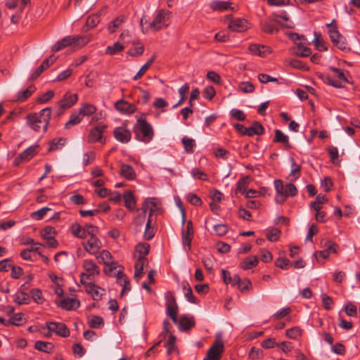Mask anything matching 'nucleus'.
<instances>
[{"label":"nucleus","mask_w":360,"mask_h":360,"mask_svg":"<svg viewBox=\"0 0 360 360\" xmlns=\"http://www.w3.org/2000/svg\"><path fill=\"white\" fill-rule=\"evenodd\" d=\"M56 304L58 307H60L61 309L70 311V310H75L80 306V302L77 298H64L62 300H60L59 302H56Z\"/></svg>","instance_id":"obj_11"},{"label":"nucleus","mask_w":360,"mask_h":360,"mask_svg":"<svg viewBox=\"0 0 360 360\" xmlns=\"http://www.w3.org/2000/svg\"><path fill=\"white\" fill-rule=\"evenodd\" d=\"M250 182V178L249 176H243L237 182V187L236 192L244 194L246 191V188Z\"/></svg>","instance_id":"obj_35"},{"label":"nucleus","mask_w":360,"mask_h":360,"mask_svg":"<svg viewBox=\"0 0 360 360\" xmlns=\"http://www.w3.org/2000/svg\"><path fill=\"white\" fill-rule=\"evenodd\" d=\"M96 107L90 103H84L79 108V114L82 116H91L96 112Z\"/></svg>","instance_id":"obj_36"},{"label":"nucleus","mask_w":360,"mask_h":360,"mask_svg":"<svg viewBox=\"0 0 360 360\" xmlns=\"http://www.w3.org/2000/svg\"><path fill=\"white\" fill-rule=\"evenodd\" d=\"M100 22V16L98 14H94L88 17L86 26L89 29L95 27Z\"/></svg>","instance_id":"obj_57"},{"label":"nucleus","mask_w":360,"mask_h":360,"mask_svg":"<svg viewBox=\"0 0 360 360\" xmlns=\"http://www.w3.org/2000/svg\"><path fill=\"white\" fill-rule=\"evenodd\" d=\"M167 315L169 316L174 323H178V306L166 307Z\"/></svg>","instance_id":"obj_56"},{"label":"nucleus","mask_w":360,"mask_h":360,"mask_svg":"<svg viewBox=\"0 0 360 360\" xmlns=\"http://www.w3.org/2000/svg\"><path fill=\"white\" fill-rule=\"evenodd\" d=\"M107 129V125L103 124L100 126H96L93 128L89 134V141L91 143H95L100 141L103 137V134Z\"/></svg>","instance_id":"obj_15"},{"label":"nucleus","mask_w":360,"mask_h":360,"mask_svg":"<svg viewBox=\"0 0 360 360\" xmlns=\"http://www.w3.org/2000/svg\"><path fill=\"white\" fill-rule=\"evenodd\" d=\"M320 77L326 82V84L331 85L336 88H342L344 85L341 84L340 82L335 81L329 75L321 74Z\"/></svg>","instance_id":"obj_55"},{"label":"nucleus","mask_w":360,"mask_h":360,"mask_svg":"<svg viewBox=\"0 0 360 360\" xmlns=\"http://www.w3.org/2000/svg\"><path fill=\"white\" fill-rule=\"evenodd\" d=\"M125 21L124 16H118L115 20L111 21L108 26V30L110 33H114L122 25V23Z\"/></svg>","instance_id":"obj_34"},{"label":"nucleus","mask_w":360,"mask_h":360,"mask_svg":"<svg viewBox=\"0 0 360 360\" xmlns=\"http://www.w3.org/2000/svg\"><path fill=\"white\" fill-rule=\"evenodd\" d=\"M232 3L229 1H219V0H215L212 1L210 4V7L214 11H225L228 10L233 11L234 8L231 7Z\"/></svg>","instance_id":"obj_19"},{"label":"nucleus","mask_w":360,"mask_h":360,"mask_svg":"<svg viewBox=\"0 0 360 360\" xmlns=\"http://www.w3.org/2000/svg\"><path fill=\"white\" fill-rule=\"evenodd\" d=\"M66 142V139L64 138H58L54 139L50 142V148L49 151L56 150L60 149L63 146H64Z\"/></svg>","instance_id":"obj_46"},{"label":"nucleus","mask_w":360,"mask_h":360,"mask_svg":"<svg viewBox=\"0 0 360 360\" xmlns=\"http://www.w3.org/2000/svg\"><path fill=\"white\" fill-rule=\"evenodd\" d=\"M264 132V128L262 124L257 121H254L252 126L248 127V136H253L255 135L260 136Z\"/></svg>","instance_id":"obj_27"},{"label":"nucleus","mask_w":360,"mask_h":360,"mask_svg":"<svg viewBox=\"0 0 360 360\" xmlns=\"http://www.w3.org/2000/svg\"><path fill=\"white\" fill-rule=\"evenodd\" d=\"M123 198L126 207L129 210H134L136 200L133 193L131 191H127L124 193Z\"/></svg>","instance_id":"obj_31"},{"label":"nucleus","mask_w":360,"mask_h":360,"mask_svg":"<svg viewBox=\"0 0 360 360\" xmlns=\"http://www.w3.org/2000/svg\"><path fill=\"white\" fill-rule=\"evenodd\" d=\"M193 237V226L192 221H188L186 229L181 231L182 243L184 245L191 247V241Z\"/></svg>","instance_id":"obj_14"},{"label":"nucleus","mask_w":360,"mask_h":360,"mask_svg":"<svg viewBox=\"0 0 360 360\" xmlns=\"http://www.w3.org/2000/svg\"><path fill=\"white\" fill-rule=\"evenodd\" d=\"M327 201L328 199L325 195L319 194L316 195L315 200L310 203L309 207L315 211H319L322 208V205L327 202Z\"/></svg>","instance_id":"obj_32"},{"label":"nucleus","mask_w":360,"mask_h":360,"mask_svg":"<svg viewBox=\"0 0 360 360\" xmlns=\"http://www.w3.org/2000/svg\"><path fill=\"white\" fill-rule=\"evenodd\" d=\"M134 46L139 45V46L132 47L128 51L127 54L132 57L141 56L144 52V46L140 42L133 41Z\"/></svg>","instance_id":"obj_40"},{"label":"nucleus","mask_w":360,"mask_h":360,"mask_svg":"<svg viewBox=\"0 0 360 360\" xmlns=\"http://www.w3.org/2000/svg\"><path fill=\"white\" fill-rule=\"evenodd\" d=\"M189 91V85L186 83L183 86H181L179 89V94L180 95V99L179 102L175 104L173 108H176L180 105L186 99V94Z\"/></svg>","instance_id":"obj_52"},{"label":"nucleus","mask_w":360,"mask_h":360,"mask_svg":"<svg viewBox=\"0 0 360 360\" xmlns=\"http://www.w3.org/2000/svg\"><path fill=\"white\" fill-rule=\"evenodd\" d=\"M248 49L250 52L262 57H264L271 52V49L269 46L257 44H250Z\"/></svg>","instance_id":"obj_20"},{"label":"nucleus","mask_w":360,"mask_h":360,"mask_svg":"<svg viewBox=\"0 0 360 360\" xmlns=\"http://www.w3.org/2000/svg\"><path fill=\"white\" fill-rule=\"evenodd\" d=\"M136 139L144 143H149L154 136V131L146 119L140 117L137 119L136 123L133 127Z\"/></svg>","instance_id":"obj_2"},{"label":"nucleus","mask_w":360,"mask_h":360,"mask_svg":"<svg viewBox=\"0 0 360 360\" xmlns=\"http://www.w3.org/2000/svg\"><path fill=\"white\" fill-rule=\"evenodd\" d=\"M171 15V12L167 10L161 9L158 11V13L150 23L149 27L153 31H158L168 26L167 21Z\"/></svg>","instance_id":"obj_5"},{"label":"nucleus","mask_w":360,"mask_h":360,"mask_svg":"<svg viewBox=\"0 0 360 360\" xmlns=\"http://www.w3.org/2000/svg\"><path fill=\"white\" fill-rule=\"evenodd\" d=\"M224 352V345L219 335H217L207 352L206 356L203 360H221V355Z\"/></svg>","instance_id":"obj_6"},{"label":"nucleus","mask_w":360,"mask_h":360,"mask_svg":"<svg viewBox=\"0 0 360 360\" xmlns=\"http://www.w3.org/2000/svg\"><path fill=\"white\" fill-rule=\"evenodd\" d=\"M183 290L184 291V295L187 300L191 303H196L195 297L193 294L192 288H191L188 283H184Z\"/></svg>","instance_id":"obj_50"},{"label":"nucleus","mask_w":360,"mask_h":360,"mask_svg":"<svg viewBox=\"0 0 360 360\" xmlns=\"http://www.w3.org/2000/svg\"><path fill=\"white\" fill-rule=\"evenodd\" d=\"M311 49L304 46L302 43H300L297 45L295 54L297 56H300L302 57H308L311 55Z\"/></svg>","instance_id":"obj_49"},{"label":"nucleus","mask_w":360,"mask_h":360,"mask_svg":"<svg viewBox=\"0 0 360 360\" xmlns=\"http://www.w3.org/2000/svg\"><path fill=\"white\" fill-rule=\"evenodd\" d=\"M38 148L39 146L37 145H33L29 147L20 153L21 158H23L25 162L30 160L37 153Z\"/></svg>","instance_id":"obj_33"},{"label":"nucleus","mask_w":360,"mask_h":360,"mask_svg":"<svg viewBox=\"0 0 360 360\" xmlns=\"http://www.w3.org/2000/svg\"><path fill=\"white\" fill-rule=\"evenodd\" d=\"M156 58V56L154 54L153 56L141 68L136 75L134 77V80L140 79L144 73L147 71L149 67L153 64Z\"/></svg>","instance_id":"obj_42"},{"label":"nucleus","mask_w":360,"mask_h":360,"mask_svg":"<svg viewBox=\"0 0 360 360\" xmlns=\"http://www.w3.org/2000/svg\"><path fill=\"white\" fill-rule=\"evenodd\" d=\"M115 276L117 277V283L122 286V290L120 293V295L122 296L126 291H129L131 289L129 287V280L122 269H119L117 273H115Z\"/></svg>","instance_id":"obj_16"},{"label":"nucleus","mask_w":360,"mask_h":360,"mask_svg":"<svg viewBox=\"0 0 360 360\" xmlns=\"http://www.w3.org/2000/svg\"><path fill=\"white\" fill-rule=\"evenodd\" d=\"M84 228L86 232V238L87 236H89V238L97 236V234L98 233V228L97 226H95L92 224H86Z\"/></svg>","instance_id":"obj_63"},{"label":"nucleus","mask_w":360,"mask_h":360,"mask_svg":"<svg viewBox=\"0 0 360 360\" xmlns=\"http://www.w3.org/2000/svg\"><path fill=\"white\" fill-rule=\"evenodd\" d=\"M179 323V330L188 331L195 326V321L193 316L188 317L184 315L180 318Z\"/></svg>","instance_id":"obj_21"},{"label":"nucleus","mask_w":360,"mask_h":360,"mask_svg":"<svg viewBox=\"0 0 360 360\" xmlns=\"http://www.w3.org/2000/svg\"><path fill=\"white\" fill-rule=\"evenodd\" d=\"M96 259L98 262H103L106 265L110 263L112 255L109 251L104 250L98 255H96Z\"/></svg>","instance_id":"obj_48"},{"label":"nucleus","mask_w":360,"mask_h":360,"mask_svg":"<svg viewBox=\"0 0 360 360\" xmlns=\"http://www.w3.org/2000/svg\"><path fill=\"white\" fill-rule=\"evenodd\" d=\"M258 264V259L256 256H251L245 258L241 263L240 267L243 269H250Z\"/></svg>","instance_id":"obj_39"},{"label":"nucleus","mask_w":360,"mask_h":360,"mask_svg":"<svg viewBox=\"0 0 360 360\" xmlns=\"http://www.w3.org/2000/svg\"><path fill=\"white\" fill-rule=\"evenodd\" d=\"M72 233L74 236L84 239L86 238L85 228L77 223H74L71 226Z\"/></svg>","instance_id":"obj_38"},{"label":"nucleus","mask_w":360,"mask_h":360,"mask_svg":"<svg viewBox=\"0 0 360 360\" xmlns=\"http://www.w3.org/2000/svg\"><path fill=\"white\" fill-rule=\"evenodd\" d=\"M89 325L91 328H98L104 325L103 319L98 316H92L89 321Z\"/></svg>","instance_id":"obj_53"},{"label":"nucleus","mask_w":360,"mask_h":360,"mask_svg":"<svg viewBox=\"0 0 360 360\" xmlns=\"http://www.w3.org/2000/svg\"><path fill=\"white\" fill-rule=\"evenodd\" d=\"M153 214V208H150V213L149 214L148 219L147 220V223L146 225V229L143 235V238L146 240H151L155 233V229L154 227L151 226V217Z\"/></svg>","instance_id":"obj_24"},{"label":"nucleus","mask_w":360,"mask_h":360,"mask_svg":"<svg viewBox=\"0 0 360 360\" xmlns=\"http://www.w3.org/2000/svg\"><path fill=\"white\" fill-rule=\"evenodd\" d=\"M86 291L92 296L94 300H100L102 296L105 294V290L100 288L93 283H88L86 284Z\"/></svg>","instance_id":"obj_17"},{"label":"nucleus","mask_w":360,"mask_h":360,"mask_svg":"<svg viewBox=\"0 0 360 360\" xmlns=\"http://www.w3.org/2000/svg\"><path fill=\"white\" fill-rule=\"evenodd\" d=\"M51 210L47 207H42L31 214V217L37 220H41L44 218L48 211Z\"/></svg>","instance_id":"obj_61"},{"label":"nucleus","mask_w":360,"mask_h":360,"mask_svg":"<svg viewBox=\"0 0 360 360\" xmlns=\"http://www.w3.org/2000/svg\"><path fill=\"white\" fill-rule=\"evenodd\" d=\"M90 41V38L86 36L81 35H73L68 36L63 38L55 44L52 48L53 51H59L62 49L68 46H73L77 48H81L88 44Z\"/></svg>","instance_id":"obj_4"},{"label":"nucleus","mask_w":360,"mask_h":360,"mask_svg":"<svg viewBox=\"0 0 360 360\" xmlns=\"http://www.w3.org/2000/svg\"><path fill=\"white\" fill-rule=\"evenodd\" d=\"M274 186L276 191L275 200L278 204L283 203L288 197H294L297 194V189L292 183L283 185L281 180L276 179Z\"/></svg>","instance_id":"obj_3"},{"label":"nucleus","mask_w":360,"mask_h":360,"mask_svg":"<svg viewBox=\"0 0 360 360\" xmlns=\"http://www.w3.org/2000/svg\"><path fill=\"white\" fill-rule=\"evenodd\" d=\"M78 100L77 94L65 95L64 98L58 102L60 108L68 109L71 108Z\"/></svg>","instance_id":"obj_22"},{"label":"nucleus","mask_w":360,"mask_h":360,"mask_svg":"<svg viewBox=\"0 0 360 360\" xmlns=\"http://www.w3.org/2000/svg\"><path fill=\"white\" fill-rule=\"evenodd\" d=\"M273 16L276 18H281L286 21V23L283 24L279 22L278 25H281L282 27L285 28L292 29L294 27V24L292 22H291L289 19V17L288 16V14L285 11H282L279 14H274Z\"/></svg>","instance_id":"obj_41"},{"label":"nucleus","mask_w":360,"mask_h":360,"mask_svg":"<svg viewBox=\"0 0 360 360\" xmlns=\"http://www.w3.org/2000/svg\"><path fill=\"white\" fill-rule=\"evenodd\" d=\"M150 245L148 243H139L135 248L134 258H146L150 251Z\"/></svg>","instance_id":"obj_25"},{"label":"nucleus","mask_w":360,"mask_h":360,"mask_svg":"<svg viewBox=\"0 0 360 360\" xmlns=\"http://www.w3.org/2000/svg\"><path fill=\"white\" fill-rule=\"evenodd\" d=\"M124 47L120 42H115L112 46H108L105 49V53L110 56L115 55L122 50Z\"/></svg>","instance_id":"obj_45"},{"label":"nucleus","mask_w":360,"mask_h":360,"mask_svg":"<svg viewBox=\"0 0 360 360\" xmlns=\"http://www.w3.org/2000/svg\"><path fill=\"white\" fill-rule=\"evenodd\" d=\"M46 325L49 332H53L63 338L70 336V330L64 323L48 321Z\"/></svg>","instance_id":"obj_8"},{"label":"nucleus","mask_w":360,"mask_h":360,"mask_svg":"<svg viewBox=\"0 0 360 360\" xmlns=\"http://www.w3.org/2000/svg\"><path fill=\"white\" fill-rule=\"evenodd\" d=\"M55 95V92L52 90L48 91L45 94L41 95L37 98V103H46L48 101H49L51 98H53Z\"/></svg>","instance_id":"obj_59"},{"label":"nucleus","mask_w":360,"mask_h":360,"mask_svg":"<svg viewBox=\"0 0 360 360\" xmlns=\"http://www.w3.org/2000/svg\"><path fill=\"white\" fill-rule=\"evenodd\" d=\"M321 245L324 250H326L330 252H336V247L338 245L328 239H323L321 241Z\"/></svg>","instance_id":"obj_51"},{"label":"nucleus","mask_w":360,"mask_h":360,"mask_svg":"<svg viewBox=\"0 0 360 360\" xmlns=\"http://www.w3.org/2000/svg\"><path fill=\"white\" fill-rule=\"evenodd\" d=\"M34 348L41 352H44L46 353H51L53 352L54 346L50 342H44L41 340H37L34 343Z\"/></svg>","instance_id":"obj_29"},{"label":"nucleus","mask_w":360,"mask_h":360,"mask_svg":"<svg viewBox=\"0 0 360 360\" xmlns=\"http://www.w3.org/2000/svg\"><path fill=\"white\" fill-rule=\"evenodd\" d=\"M115 109L123 114H132L136 110L135 105L124 100H119L115 103Z\"/></svg>","instance_id":"obj_12"},{"label":"nucleus","mask_w":360,"mask_h":360,"mask_svg":"<svg viewBox=\"0 0 360 360\" xmlns=\"http://www.w3.org/2000/svg\"><path fill=\"white\" fill-rule=\"evenodd\" d=\"M248 27V22L246 20L237 18L231 20L229 24V28L233 32H243Z\"/></svg>","instance_id":"obj_18"},{"label":"nucleus","mask_w":360,"mask_h":360,"mask_svg":"<svg viewBox=\"0 0 360 360\" xmlns=\"http://www.w3.org/2000/svg\"><path fill=\"white\" fill-rule=\"evenodd\" d=\"M113 135L117 141L122 143L129 142L131 139V131L123 127H116L113 131Z\"/></svg>","instance_id":"obj_9"},{"label":"nucleus","mask_w":360,"mask_h":360,"mask_svg":"<svg viewBox=\"0 0 360 360\" xmlns=\"http://www.w3.org/2000/svg\"><path fill=\"white\" fill-rule=\"evenodd\" d=\"M279 21L274 18H269L267 20L262 21L260 23L263 32L267 34H274L278 32V28L275 24H278Z\"/></svg>","instance_id":"obj_13"},{"label":"nucleus","mask_w":360,"mask_h":360,"mask_svg":"<svg viewBox=\"0 0 360 360\" xmlns=\"http://www.w3.org/2000/svg\"><path fill=\"white\" fill-rule=\"evenodd\" d=\"M84 249L89 254L96 255L103 247L101 240L97 237H89L82 242Z\"/></svg>","instance_id":"obj_7"},{"label":"nucleus","mask_w":360,"mask_h":360,"mask_svg":"<svg viewBox=\"0 0 360 360\" xmlns=\"http://www.w3.org/2000/svg\"><path fill=\"white\" fill-rule=\"evenodd\" d=\"M51 117V108H45L39 113H30L27 115V123L34 131H39L42 127L44 132L48 129Z\"/></svg>","instance_id":"obj_1"},{"label":"nucleus","mask_w":360,"mask_h":360,"mask_svg":"<svg viewBox=\"0 0 360 360\" xmlns=\"http://www.w3.org/2000/svg\"><path fill=\"white\" fill-rule=\"evenodd\" d=\"M30 295L32 300L37 304H42L44 301V298L42 295V292L38 288H34L30 291Z\"/></svg>","instance_id":"obj_54"},{"label":"nucleus","mask_w":360,"mask_h":360,"mask_svg":"<svg viewBox=\"0 0 360 360\" xmlns=\"http://www.w3.org/2000/svg\"><path fill=\"white\" fill-rule=\"evenodd\" d=\"M82 120V115L79 112L72 113L70 120L65 124V129H70L72 126L79 124Z\"/></svg>","instance_id":"obj_44"},{"label":"nucleus","mask_w":360,"mask_h":360,"mask_svg":"<svg viewBox=\"0 0 360 360\" xmlns=\"http://www.w3.org/2000/svg\"><path fill=\"white\" fill-rule=\"evenodd\" d=\"M10 325H15L17 326L23 324V314L21 313L15 314L9 319Z\"/></svg>","instance_id":"obj_62"},{"label":"nucleus","mask_w":360,"mask_h":360,"mask_svg":"<svg viewBox=\"0 0 360 360\" xmlns=\"http://www.w3.org/2000/svg\"><path fill=\"white\" fill-rule=\"evenodd\" d=\"M285 335L288 338L297 339L302 335V330L299 327H292L285 331Z\"/></svg>","instance_id":"obj_58"},{"label":"nucleus","mask_w":360,"mask_h":360,"mask_svg":"<svg viewBox=\"0 0 360 360\" xmlns=\"http://www.w3.org/2000/svg\"><path fill=\"white\" fill-rule=\"evenodd\" d=\"M120 175L128 180H134L136 176L134 168L131 165L124 163L120 166Z\"/></svg>","instance_id":"obj_23"},{"label":"nucleus","mask_w":360,"mask_h":360,"mask_svg":"<svg viewBox=\"0 0 360 360\" xmlns=\"http://www.w3.org/2000/svg\"><path fill=\"white\" fill-rule=\"evenodd\" d=\"M329 35L331 41L335 44H338V39L342 37L340 33L338 30L337 27H332L328 30Z\"/></svg>","instance_id":"obj_60"},{"label":"nucleus","mask_w":360,"mask_h":360,"mask_svg":"<svg viewBox=\"0 0 360 360\" xmlns=\"http://www.w3.org/2000/svg\"><path fill=\"white\" fill-rule=\"evenodd\" d=\"M14 301L18 304H25L30 302V298L28 294L19 291L13 295Z\"/></svg>","instance_id":"obj_43"},{"label":"nucleus","mask_w":360,"mask_h":360,"mask_svg":"<svg viewBox=\"0 0 360 360\" xmlns=\"http://www.w3.org/2000/svg\"><path fill=\"white\" fill-rule=\"evenodd\" d=\"M181 143L184 145V150L187 153H193L194 152V148L196 146L194 139L184 136L181 139Z\"/></svg>","instance_id":"obj_37"},{"label":"nucleus","mask_w":360,"mask_h":360,"mask_svg":"<svg viewBox=\"0 0 360 360\" xmlns=\"http://www.w3.org/2000/svg\"><path fill=\"white\" fill-rule=\"evenodd\" d=\"M56 60V58L53 55H51L48 58L45 59L42 63L37 68V70L31 75L29 80L33 81L36 79L46 69L53 64Z\"/></svg>","instance_id":"obj_10"},{"label":"nucleus","mask_w":360,"mask_h":360,"mask_svg":"<svg viewBox=\"0 0 360 360\" xmlns=\"http://www.w3.org/2000/svg\"><path fill=\"white\" fill-rule=\"evenodd\" d=\"M36 89H37L34 85H30L25 90L18 93L16 96V100L20 103L25 101L32 96Z\"/></svg>","instance_id":"obj_28"},{"label":"nucleus","mask_w":360,"mask_h":360,"mask_svg":"<svg viewBox=\"0 0 360 360\" xmlns=\"http://www.w3.org/2000/svg\"><path fill=\"white\" fill-rule=\"evenodd\" d=\"M84 269L91 276L99 274V267L95 262L90 259H86L83 262Z\"/></svg>","instance_id":"obj_30"},{"label":"nucleus","mask_w":360,"mask_h":360,"mask_svg":"<svg viewBox=\"0 0 360 360\" xmlns=\"http://www.w3.org/2000/svg\"><path fill=\"white\" fill-rule=\"evenodd\" d=\"M274 142L282 143L286 149H290L292 148L289 142L288 136L284 134L280 129L275 130Z\"/></svg>","instance_id":"obj_26"},{"label":"nucleus","mask_w":360,"mask_h":360,"mask_svg":"<svg viewBox=\"0 0 360 360\" xmlns=\"http://www.w3.org/2000/svg\"><path fill=\"white\" fill-rule=\"evenodd\" d=\"M228 226L225 224H219L214 226V230L219 236H223L228 232Z\"/></svg>","instance_id":"obj_64"},{"label":"nucleus","mask_w":360,"mask_h":360,"mask_svg":"<svg viewBox=\"0 0 360 360\" xmlns=\"http://www.w3.org/2000/svg\"><path fill=\"white\" fill-rule=\"evenodd\" d=\"M314 44L315 48L319 51H326L327 47L325 46V43L321 39V34L316 32H314Z\"/></svg>","instance_id":"obj_47"}]
</instances>
